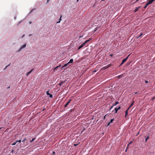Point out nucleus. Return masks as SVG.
I'll list each match as a JSON object with an SVG mask.
<instances>
[{"label":"nucleus","instance_id":"obj_5","mask_svg":"<svg viewBox=\"0 0 155 155\" xmlns=\"http://www.w3.org/2000/svg\"><path fill=\"white\" fill-rule=\"evenodd\" d=\"M120 108L121 107L120 106L119 107L117 108H115V113H117L118 110L120 109Z\"/></svg>","mask_w":155,"mask_h":155},{"label":"nucleus","instance_id":"obj_34","mask_svg":"<svg viewBox=\"0 0 155 155\" xmlns=\"http://www.w3.org/2000/svg\"><path fill=\"white\" fill-rule=\"evenodd\" d=\"M14 150H12L11 151V152L12 153H13V152H14Z\"/></svg>","mask_w":155,"mask_h":155},{"label":"nucleus","instance_id":"obj_20","mask_svg":"<svg viewBox=\"0 0 155 155\" xmlns=\"http://www.w3.org/2000/svg\"><path fill=\"white\" fill-rule=\"evenodd\" d=\"M91 40V39H88V40L86 41L84 43H85V44L86 45V44L88 42V41H90Z\"/></svg>","mask_w":155,"mask_h":155},{"label":"nucleus","instance_id":"obj_43","mask_svg":"<svg viewBox=\"0 0 155 155\" xmlns=\"http://www.w3.org/2000/svg\"><path fill=\"white\" fill-rule=\"evenodd\" d=\"M50 0H47V2H49Z\"/></svg>","mask_w":155,"mask_h":155},{"label":"nucleus","instance_id":"obj_23","mask_svg":"<svg viewBox=\"0 0 155 155\" xmlns=\"http://www.w3.org/2000/svg\"><path fill=\"white\" fill-rule=\"evenodd\" d=\"M119 103V102H116L114 104H113V106H115L118 104Z\"/></svg>","mask_w":155,"mask_h":155},{"label":"nucleus","instance_id":"obj_2","mask_svg":"<svg viewBox=\"0 0 155 155\" xmlns=\"http://www.w3.org/2000/svg\"><path fill=\"white\" fill-rule=\"evenodd\" d=\"M49 91H47L46 94L48 96H49V97L50 98H52L53 97V95L52 94H50L49 93Z\"/></svg>","mask_w":155,"mask_h":155},{"label":"nucleus","instance_id":"obj_3","mask_svg":"<svg viewBox=\"0 0 155 155\" xmlns=\"http://www.w3.org/2000/svg\"><path fill=\"white\" fill-rule=\"evenodd\" d=\"M26 44H25L24 45L22 46H21L20 49H19V50L18 51H20L23 48H25L26 47Z\"/></svg>","mask_w":155,"mask_h":155},{"label":"nucleus","instance_id":"obj_17","mask_svg":"<svg viewBox=\"0 0 155 155\" xmlns=\"http://www.w3.org/2000/svg\"><path fill=\"white\" fill-rule=\"evenodd\" d=\"M149 135L148 134V136L146 138V139H145V142H146L147 141V140L149 138Z\"/></svg>","mask_w":155,"mask_h":155},{"label":"nucleus","instance_id":"obj_40","mask_svg":"<svg viewBox=\"0 0 155 155\" xmlns=\"http://www.w3.org/2000/svg\"><path fill=\"white\" fill-rule=\"evenodd\" d=\"M77 145V144H74V146H76Z\"/></svg>","mask_w":155,"mask_h":155},{"label":"nucleus","instance_id":"obj_10","mask_svg":"<svg viewBox=\"0 0 155 155\" xmlns=\"http://www.w3.org/2000/svg\"><path fill=\"white\" fill-rule=\"evenodd\" d=\"M33 69H32L31 70L29 71L26 74V75L28 76L29 74H30L33 71Z\"/></svg>","mask_w":155,"mask_h":155},{"label":"nucleus","instance_id":"obj_46","mask_svg":"<svg viewBox=\"0 0 155 155\" xmlns=\"http://www.w3.org/2000/svg\"><path fill=\"white\" fill-rule=\"evenodd\" d=\"M97 28H95V31L97 30Z\"/></svg>","mask_w":155,"mask_h":155},{"label":"nucleus","instance_id":"obj_30","mask_svg":"<svg viewBox=\"0 0 155 155\" xmlns=\"http://www.w3.org/2000/svg\"><path fill=\"white\" fill-rule=\"evenodd\" d=\"M83 37V35H81L79 38V39H80L81 38H82Z\"/></svg>","mask_w":155,"mask_h":155},{"label":"nucleus","instance_id":"obj_14","mask_svg":"<svg viewBox=\"0 0 155 155\" xmlns=\"http://www.w3.org/2000/svg\"><path fill=\"white\" fill-rule=\"evenodd\" d=\"M73 59H71L68 62V63L69 64L72 63L73 62Z\"/></svg>","mask_w":155,"mask_h":155},{"label":"nucleus","instance_id":"obj_48","mask_svg":"<svg viewBox=\"0 0 155 155\" xmlns=\"http://www.w3.org/2000/svg\"><path fill=\"white\" fill-rule=\"evenodd\" d=\"M79 0H77V2H78V1Z\"/></svg>","mask_w":155,"mask_h":155},{"label":"nucleus","instance_id":"obj_26","mask_svg":"<svg viewBox=\"0 0 155 155\" xmlns=\"http://www.w3.org/2000/svg\"><path fill=\"white\" fill-rule=\"evenodd\" d=\"M114 120V119H112L110 120V123H112L113 122V121Z\"/></svg>","mask_w":155,"mask_h":155},{"label":"nucleus","instance_id":"obj_27","mask_svg":"<svg viewBox=\"0 0 155 155\" xmlns=\"http://www.w3.org/2000/svg\"><path fill=\"white\" fill-rule=\"evenodd\" d=\"M21 140H16V142L17 143L18 142H19V143H20L21 142Z\"/></svg>","mask_w":155,"mask_h":155},{"label":"nucleus","instance_id":"obj_13","mask_svg":"<svg viewBox=\"0 0 155 155\" xmlns=\"http://www.w3.org/2000/svg\"><path fill=\"white\" fill-rule=\"evenodd\" d=\"M129 108H128V109L126 111H125V117H126V116L128 115V110L129 109Z\"/></svg>","mask_w":155,"mask_h":155},{"label":"nucleus","instance_id":"obj_21","mask_svg":"<svg viewBox=\"0 0 155 155\" xmlns=\"http://www.w3.org/2000/svg\"><path fill=\"white\" fill-rule=\"evenodd\" d=\"M35 139L36 138H33L32 140L30 141V142H33L35 140Z\"/></svg>","mask_w":155,"mask_h":155},{"label":"nucleus","instance_id":"obj_41","mask_svg":"<svg viewBox=\"0 0 155 155\" xmlns=\"http://www.w3.org/2000/svg\"><path fill=\"white\" fill-rule=\"evenodd\" d=\"M145 83H148V81H145Z\"/></svg>","mask_w":155,"mask_h":155},{"label":"nucleus","instance_id":"obj_9","mask_svg":"<svg viewBox=\"0 0 155 155\" xmlns=\"http://www.w3.org/2000/svg\"><path fill=\"white\" fill-rule=\"evenodd\" d=\"M65 81H61V82L59 84V85L60 86L62 85L64 83Z\"/></svg>","mask_w":155,"mask_h":155},{"label":"nucleus","instance_id":"obj_24","mask_svg":"<svg viewBox=\"0 0 155 155\" xmlns=\"http://www.w3.org/2000/svg\"><path fill=\"white\" fill-rule=\"evenodd\" d=\"M17 143V142H16V141L14 143H12V146L15 145Z\"/></svg>","mask_w":155,"mask_h":155},{"label":"nucleus","instance_id":"obj_1","mask_svg":"<svg viewBox=\"0 0 155 155\" xmlns=\"http://www.w3.org/2000/svg\"><path fill=\"white\" fill-rule=\"evenodd\" d=\"M28 144V142H25L23 144H22V143L21 144L20 146L21 147H24L26 146H27Z\"/></svg>","mask_w":155,"mask_h":155},{"label":"nucleus","instance_id":"obj_6","mask_svg":"<svg viewBox=\"0 0 155 155\" xmlns=\"http://www.w3.org/2000/svg\"><path fill=\"white\" fill-rule=\"evenodd\" d=\"M155 1V0H149L148 2H147L149 5L151 4L153 2Z\"/></svg>","mask_w":155,"mask_h":155},{"label":"nucleus","instance_id":"obj_37","mask_svg":"<svg viewBox=\"0 0 155 155\" xmlns=\"http://www.w3.org/2000/svg\"><path fill=\"white\" fill-rule=\"evenodd\" d=\"M113 106H113V105L112 106H111V107H110V109H112V108L113 107Z\"/></svg>","mask_w":155,"mask_h":155},{"label":"nucleus","instance_id":"obj_39","mask_svg":"<svg viewBox=\"0 0 155 155\" xmlns=\"http://www.w3.org/2000/svg\"><path fill=\"white\" fill-rule=\"evenodd\" d=\"M96 72V70H94V71H93V72H94V73H95V72Z\"/></svg>","mask_w":155,"mask_h":155},{"label":"nucleus","instance_id":"obj_7","mask_svg":"<svg viewBox=\"0 0 155 155\" xmlns=\"http://www.w3.org/2000/svg\"><path fill=\"white\" fill-rule=\"evenodd\" d=\"M129 55H128L127 57L125 59H123L122 61V63H124L127 59Z\"/></svg>","mask_w":155,"mask_h":155},{"label":"nucleus","instance_id":"obj_33","mask_svg":"<svg viewBox=\"0 0 155 155\" xmlns=\"http://www.w3.org/2000/svg\"><path fill=\"white\" fill-rule=\"evenodd\" d=\"M122 75H121L118 76V78H121V77L122 76Z\"/></svg>","mask_w":155,"mask_h":155},{"label":"nucleus","instance_id":"obj_22","mask_svg":"<svg viewBox=\"0 0 155 155\" xmlns=\"http://www.w3.org/2000/svg\"><path fill=\"white\" fill-rule=\"evenodd\" d=\"M27 140V139L26 138H25L22 141V142H24L25 141H26Z\"/></svg>","mask_w":155,"mask_h":155},{"label":"nucleus","instance_id":"obj_8","mask_svg":"<svg viewBox=\"0 0 155 155\" xmlns=\"http://www.w3.org/2000/svg\"><path fill=\"white\" fill-rule=\"evenodd\" d=\"M72 101L71 99H70L69 101L64 105V107H66L68 105L70 102Z\"/></svg>","mask_w":155,"mask_h":155},{"label":"nucleus","instance_id":"obj_15","mask_svg":"<svg viewBox=\"0 0 155 155\" xmlns=\"http://www.w3.org/2000/svg\"><path fill=\"white\" fill-rule=\"evenodd\" d=\"M140 7H136L135 9L134 10V12H136L137 11V10H138V9L139 8H140Z\"/></svg>","mask_w":155,"mask_h":155},{"label":"nucleus","instance_id":"obj_12","mask_svg":"<svg viewBox=\"0 0 155 155\" xmlns=\"http://www.w3.org/2000/svg\"><path fill=\"white\" fill-rule=\"evenodd\" d=\"M69 64V63H68V62L67 63V64H64V66H62V67H61V68H64L65 67H66L67 66H68V64Z\"/></svg>","mask_w":155,"mask_h":155},{"label":"nucleus","instance_id":"obj_35","mask_svg":"<svg viewBox=\"0 0 155 155\" xmlns=\"http://www.w3.org/2000/svg\"><path fill=\"white\" fill-rule=\"evenodd\" d=\"M110 122H109L108 124H107V126H108L110 124Z\"/></svg>","mask_w":155,"mask_h":155},{"label":"nucleus","instance_id":"obj_32","mask_svg":"<svg viewBox=\"0 0 155 155\" xmlns=\"http://www.w3.org/2000/svg\"><path fill=\"white\" fill-rule=\"evenodd\" d=\"M142 35H143V34L142 33H141L140 35L138 37H140V36H141Z\"/></svg>","mask_w":155,"mask_h":155},{"label":"nucleus","instance_id":"obj_38","mask_svg":"<svg viewBox=\"0 0 155 155\" xmlns=\"http://www.w3.org/2000/svg\"><path fill=\"white\" fill-rule=\"evenodd\" d=\"M124 63H122V62L121 63L120 65H122Z\"/></svg>","mask_w":155,"mask_h":155},{"label":"nucleus","instance_id":"obj_18","mask_svg":"<svg viewBox=\"0 0 155 155\" xmlns=\"http://www.w3.org/2000/svg\"><path fill=\"white\" fill-rule=\"evenodd\" d=\"M61 17H62L61 15L60 17V19H59V21H58L57 22V23H60L61 21Z\"/></svg>","mask_w":155,"mask_h":155},{"label":"nucleus","instance_id":"obj_47","mask_svg":"<svg viewBox=\"0 0 155 155\" xmlns=\"http://www.w3.org/2000/svg\"><path fill=\"white\" fill-rule=\"evenodd\" d=\"M137 92H135V94H137Z\"/></svg>","mask_w":155,"mask_h":155},{"label":"nucleus","instance_id":"obj_19","mask_svg":"<svg viewBox=\"0 0 155 155\" xmlns=\"http://www.w3.org/2000/svg\"><path fill=\"white\" fill-rule=\"evenodd\" d=\"M149 5V4H148V3H147L144 6V8H146Z\"/></svg>","mask_w":155,"mask_h":155},{"label":"nucleus","instance_id":"obj_28","mask_svg":"<svg viewBox=\"0 0 155 155\" xmlns=\"http://www.w3.org/2000/svg\"><path fill=\"white\" fill-rule=\"evenodd\" d=\"M133 143V141H131V142H130L127 145L128 146L130 144H131V143Z\"/></svg>","mask_w":155,"mask_h":155},{"label":"nucleus","instance_id":"obj_29","mask_svg":"<svg viewBox=\"0 0 155 155\" xmlns=\"http://www.w3.org/2000/svg\"><path fill=\"white\" fill-rule=\"evenodd\" d=\"M128 145H127V147H126V149L125 150V152H127V150L128 149Z\"/></svg>","mask_w":155,"mask_h":155},{"label":"nucleus","instance_id":"obj_45","mask_svg":"<svg viewBox=\"0 0 155 155\" xmlns=\"http://www.w3.org/2000/svg\"><path fill=\"white\" fill-rule=\"evenodd\" d=\"M31 22H29V24H31Z\"/></svg>","mask_w":155,"mask_h":155},{"label":"nucleus","instance_id":"obj_36","mask_svg":"<svg viewBox=\"0 0 155 155\" xmlns=\"http://www.w3.org/2000/svg\"><path fill=\"white\" fill-rule=\"evenodd\" d=\"M139 1V0H136L135 2H138Z\"/></svg>","mask_w":155,"mask_h":155},{"label":"nucleus","instance_id":"obj_44","mask_svg":"<svg viewBox=\"0 0 155 155\" xmlns=\"http://www.w3.org/2000/svg\"><path fill=\"white\" fill-rule=\"evenodd\" d=\"M8 65H7V66H6V67H5V68H7V67Z\"/></svg>","mask_w":155,"mask_h":155},{"label":"nucleus","instance_id":"obj_25","mask_svg":"<svg viewBox=\"0 0 155 155\" xmlns=\"http://www.w3.org/2000/svg\"><path fill=\"white\" fill-rule=\"evenodd\" d=\"M60 66H61V65H59V66H57V67H55L54 68V70H56V69L57 68H58V67H60Z\"/></svg>","mask_w":155,"mask_h":155},{"label":"nucleus","instance_id":"obj_4","mask_svg":"<svg viewBox=\"0 0 155 155\" xmlns=\"http://www.w3.org/2000/svg\"><path fill=\"white\" fill-rule=\"evenodd\" d=\"M86 45L85 44V43H83L82 45L79 46V48H78V49H80L83 46H84Z\"/></svg>","mask_w":155,"mask_h":155},{"label":"nucleus","instance_id":"obj_16","mask_svg":"<svg viewBox=\"0 0 155 155\" xmlns=\"http://www.w3.org/2000/svg\"><path fill=\"white\" fill-rule=\"evenodd\" d=\"M134 101H133L132 103H131V104L130 105L129 107L128 108H129V109L134 104Z\"/></svg>","mask_w":155,"mask_h":155},{"label":"nucleus","instance_id":"obj_11","mask_svg":"<svg viewBox=\"0 0 155 155\" xmlns=\"http://www.w3.org/2000/svg\"><path fill=\"white\" fill-rule=\"evenodd\" d=\"M69 64V63H68V62L67 63V64H64V66H62V67H61V68H64L65 67H66L67 66H68V64Z\"/></svg>","mask_w":155,"mask_h":155},{"label":"nucleus","instance_id":"obj_31","mask_svg":"<svg viewBox=\"0 0 155 155\" xmlns=\"http://www.w3.org/2000/svg\"><path fill=\"white\" fill-rule=\"evenodd\" d=\"M107 115H105V116H104V117H103V119L104 120H105L106 118V116Z\"/></svg>","mask_w":155,"mask_h":155},{"label":"nucleus","instance_id":"obj_42","mask_svg":"<svg viewBox=\"0 0 155 155\" xmlns=\"http://www.w3.org/2000/svg\"><path fill=\"white\" fill-rule=\"evenodd\" d=\"M53 154H55V152H54V151H53Z\"/></svg>","mask_w":155,"mask_h":155}]
</instances>
